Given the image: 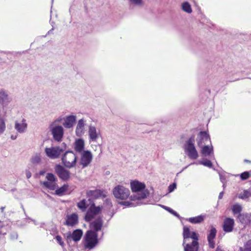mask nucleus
<instances>
[{"label": "nucleus", "mask_w": 251, "mask_h": 251, "mask_svg": "<svg viewBox=\"0 0 251 251\" xmlns=\"http://www.w3.org/2000/svg\"><path fill=\"white\" fill-rule=\"evenodd\" d=\"M183 235L184 238L183 245L184 246L186 242H187V240L190 238L192 239L193 240L197 241L198 239L197 233L195 232H191L190 229L187 226L183 227Z\"/></svg>", "instance_id": "4468645a"}, {"label": "nucleus", "mask_w": 251, "mask_h": 251, "mask_svg": "<svg viewBox=\"0 0 251 251\" xmlns=\"http://www.w3.org/2000/svg\"><path fill=\"white\" fill-rule=\"evenodd\" d=\"M68 189V186L66 185H64L63 186L61 187V188L57 189L55 191L56 194L58 195H62L64 192L67 191Z\"/></svg>", "instance_id": "f704fd0d"}, {"label": "nucleus", "mask_w": 251, "mask_h": 251, "mask_svg": "<svg viewBox=\"0 0 251 251\" xmlns=\"http://www.w3.org/2000/svg\"><path fill=\"white\" fill-rule=\"evenodd\" d=\"M205 219V216L200 215L195 217H191L187 219V221L192 224H199L202 223Z\"/></svg>", "instance_id": "a878e982"}, {"label": "nucleus", "mask_w": 251, "mask_h": 251, "mask_svg": "<svg viewBox=\"0 0 251 251\" xmlns=\"http://www.w3.org/2000/svg\"><path fill=\"white\" fill-rule=\"evenodd\" d=\"M86 194L89 199H97L102 195V192L100 190H89Z\"/></svg>", "instance_id": "b1692460"}, {"label": "nucleus", "mask_w": 251, "mask_h": 251, "mask_svg": "<svg viewBox=\"0 0 251 251\" xmlns=\"http://www.w3.org/2000/svg\"><path fill=\"white\" fill-rule=\"evenodd\" d=\"M85 125L86 120L84 119H81L78 121L75 130L77 136L80 137L84 134Z\"/></svg>", "instance_id": "a211bd4d"}, {"label": "nucleus", "mask_w": 251, "mask_h": 251, "mask_svg": "<svg viewBox=\"0 0 251 251\" xmlns=\"http://www.w3.org/2000/svg\"><path fill=\"white\" fill-rule=\"evenodd\" d=\"M130 185L132 192L134 193L131 197L132 200L144 199L148 195V191L145 189L146 185L144 183L138 180H132Z\"/></svg>", "instance_id": "f03ea898"}, {"label": "nucleus", "mask_w": 251, "mask_h": 251, "mask_svg": "<svg viewBox=\"0 0 251 251\" xmlns=\"http://www.w3.org/2000/svg\"><path fill=\"white\" fill-rule=\"evenodd\" d=\"M60 119H57L52 122L49 126L50 130L53 136V139L58 142L62 141L64 135V128L60 125H57Z\"/></svg>", "instance_id": "20e7f679"}, {"label": "nucleus", "mask_w": 251, "mask_h": 251, "mask_svg": "<svg viewBox=\"0 0 251 251\" xmlns=\"http://www.w3.org/2000/svg\"><path fill=\"white\" fill-rule=\"evenodd\" d=\"M46 178L47 181L41 182L43 186L50 190H55L57 188L56 183L57 178L55 176L51 173H48L46 175Z\"/></svg>", "instance_id": "1a4fd4ad"}, {"label": "nucleus", "mask_w": 251, "mask_h": 251, "mask_svg": "<svg viewBox=\"0 0 251 251\" xmlns=\"http://www.w3.org/2000/svg\"><path fill=\"white\" fill-rule=\"evenodd\" d=\"M216 251H224V250H223L220 247H217V249H216Z\"/></svg>", "instance_id": "de8ad7c7"}, {"label": "nucleus", "mask_w": 251, "mask_h": 251, "mask_svg": "<svg viewBox=\"0 0 251 251\" xmlns=\"http://www.w3.org/2000/svg\"><path fill=\"white\" fill-rule=\"evenodd\" d=\"M210 247L211 248H214V242L213 240H208Z\"/></svg>", "instance_id": "79ce46f5"}, {"label": "nucleus", "mask_w": 251, "mask_h": 251, "mask_svg": "<svg viewBox=\"0 0 251 251\" xmlns=\"http://www.w3.org/2000/svg\"><path fill=\"white\" fill-rule=\"evenodd\" d=\"M124 204H125L126 205H127V206L129 205V202H127V201L124 202Z\"/></svg>", "instance_id": "09e8293b"}, {"label": "nucleus", "mask_w": 251, "mask_h": 251, "mask_svg": "<svg viewBox=\"0 0 251 251\" xmlns=\"http://www.w3.org/2000/svg\"><path fill=\"white\" fill-rule=\"evenodd\" d=\"M196 141L199 147L210 144L209 135L205 131H201L198 135Z\"/></svg>", "instance_id": "9d476101"}, {"label": "nucleus", "mask_w": 251, "mask_h": 251, "mask_svg": "<svg viewBox=\"0 0 251 251\" xmlns=\"http://www.w3.org/2000/svg\"><path fill=\"white\" fill-rule=\"evenodd\" d=\"M201 149V152L204 156L210 155L211 153L213 152V148L210 142V144H207L203 146L200 147Z\"/></svg>", "instance_id": "4be33fe9"}, {"label": "nucleus", "mask_w": 251, "mask_h": 251, "mask_svg": "<svg viewBox=\"0 0 251 251\" xmlns=\"http://www.w3.org/2000/svg\"><path fill=\"white\" fill-rule=\"evenodd\" d=\"M198 243L196 240H193L192 244L187 243L184 246V251H198Z\"/></svg>", "instance_id": "393cba45"}, {"label": "nucleus", "mask_w": 251, "mask_h": 251, "mask_svg": "<svg viewBox=\"0 0 251 251\" xmlns=\"http://www.w3.org/2000/svg\"><path fill=\"white\" fill-rule=\"evenodd\" d=\"M76 120V117L74 115H70L66 116L64 119V122L63 123V126L66 128H72Z\"/></svg>", "instance_id": "f3484780"}, {"label": "nucleus", "mask_w": 251, "mask_h": 251, "mask_svg": "<svg viewBox=\"0 0 251 251\" xmlns=\"http://www.w3.org/2000/svg\"><path fill=\"white\" fill-rule=\"evenodd\" d=\"M251 197V191L244 190L239 195V198L241 199H246Z\"/></svg>", "instance_id": "c85d7f7f"}, {"label": "nucleus", "mask_w": 251, "mask_h": 251, "mask_svg": "<svg viewBox=\"0 0 251 251\" xmlns=\"http://www.w3.org/2000/svg\"><path fill=\"white\" fill-rule=\"evenodd\" d=\"M234 225V220L230 218H227L224 220L223 229L226 232H231L233 230Z\"/></svg>", "instance_id": "412c9836"}, {"label": "nucleus", "mask_w": 251, "mask_h": 251, "mask_svg": "<svg viewBox=\"0 0 251 251\" xmlns=\"http://www.w3.org/2000/svg\"><path fill=\"white\" fill-rule=\"evenodd\" d=\"M182 9L188 13H191L192 11L191 5L187 2H185L182 4Z\"/></svg>", "instance_id": "c756f323"}, {"label": "nucleus", "mask_w": 251, "mask_h": 251, "mask_svg": "<svg viewBox=\"0 0 251 251\" xmlns=\"http://www.w3.org/2000/svg\"><path fill=\"white\" fill-rule=\"evenodd\" d=\"M6 129L5 122L3 119L0 118V135L3 134Z\"/></svg>", "instance_id": "2f4dec72"}, {"label": "nucleus", "mask_w": 251, "mask_h": 251, "mask_svg": "<svg viewBox=\"0 0 251 251\" xmlns=\"http://www.w3.org/2000/svg\"><path fill=\"white\" fill-rule=\"evenodd\" d=\"M14 128L19 133H24L27 128L26 121L24 118L16 120L14 123Z\"/></svg>", "instance_id": "9b49d317"}, {"label": "nucleus", "mask_w": 251, "mask_h": 251, "mask_svg": "<svg viewBox=\"0 0 251 251\" xmlns=\"http://www.w3.org/2000/svg\"><path fill=\"white\" fill-rule=\"evenodd\" d=\"M82 231L80 229H76L73 231L72 234L68 235L67 240L69 241L72 239L75 242L79 241L82 236Z\"/></svg>", "instance_id": "5701e85b"}, {"label": "nucleus", "mask_w": 251, "mask_h": 251, "mask_svg": "<svg viewBox=\"0 0 251 251\" xmlns=\"http://www.w3.org/2000/svg\"><path fill=\"white\" fill-rule=\"evenodd\" d=\"M88 134L90 141H96L100 135V130L92 125L88 126Z\"/></svg>", "instance_id": "f8f14e48"}, {"label": "nucleus", "mask_w": 251, "mask_h": 251, "mask_svg": "<svg viewBox=\"0 0 251 251\" xmlns=\"http://www.w3.org/2000/svg\"><path fill=\"white\" fill-rule=\"evenodd\" d=\"M129 1L131 4L138 6L141 7L144 5V1L143 0H129Z\"/></svg>", "instance_id": "72a5a7b5"}, {"label": "nucleus", "mask_w": 251, "mask_h": 251, "mask_svg": "<svg viewBox=\"0 0 251 251\" xmlns=\"http://www.w3.org/2000/svg\"><path fill=\"white\" fill-rule=\"evenodd\" d=\"M8 92L4 89H0V104L2 106H6L11 101Z\"/></svg>", "instance_id": "dca6fc26"}, {"label": "nucleus", "mask_w": 251, "mask_h": 251, "mask_svg": "<svg viewBox=\"0 0 251 251\" xmlns=\"http://www.w3.org/2000/svg\"><path fill=\"white\" fill-rule=\"evenodd\" d=\"M240 251H251V239L247 241L243 247L240 248Z\"/></svg>", "instance_id": "cd10ccee"}, {"label": "nucleus", "mask_w": 251, "mask_h": 251, "mask_svg": "<svg viewBox=\"0 0 251 251\" xmlns=\"http://www.w3.org/2000/svg\"><path fill=\"white\" fill-rule=\"evenodd\" d=\"M85 147L84 140L82 138L75 139L74 143V149L75 151L79 153H81L84 151Z\"/></svg>", "instance_id": "aec40b11"}, {"label": "nucleus", "mask_w": 251, "mask_h": 251, "mask_svg": "<svg viewBox=\"0 0 251 251\" xmlns=\"http://www.w3.org/2000/svg\"><path fill=\"white\" fill-rule=\"evenodd\" d=\"M55 171L58 176L63 180H67L70 178V171L65 169L60 165H57L55 167Z\"/></svg>", "instance_id": "ddd939ff"}, {"label": "nucleus", "mask_w": 251, "mask_h": 251, "mask_svg": "<svg viewBox=\"0 0 251 251\" xmlns=\"http://www.w3.org/2000/svg\"><path fill=\"white\" fill-rule=\"evenodd\" d=\"M55 239L60 246H61L62 247L64 246V242L62 241V238L60 236H56L55 237Z\"/></svg>", "instance_id": "ea45409f"}, {"label": "nucleus", "mask_w": 251, "mask_h": 251, "mask_svg": "<svg viewBox=\"0 0 251 251\" xmlns=\"http://www.w3.org/2000/svg\"><path fill=\"white\" fill-rule=\"evenodd\" d=\"M112 193L117 199L121 200H126L130 195L129 190L122 185H118L116 186L112 190Z\"/></svg>", "instance_id": "39448f33"}, {"label": "nucleus", "mask_w": 251, "mask_h": 251, "mask_svg": "<svg viewBox=\"0 0 251 251\" xmlns=\"http://www.w3.org/2000/svg\"><path fill=\"white\" fill-rule=\"evenodd\" d=\"M162 207L164 209H165L166 210H167V211L170 212L171 213V212H174V211L172 209L170 208V207H167V206H165L164 205H163Z\"/></svg>", "instance_id": "37998d69"}, {"label": "nucleus", "mask_w": 251, "mask_h": 251, "mask_svg": "<svg viewBox=\"0 0 251 251\" xmlns=\"http://www.w3.org/2000/svg\"><path fill=\"white\" fill-rule=\"evenodd\" d=\"M86 205V201L85 199L82 200L78 203H77V207L82 211L86 209L87 207Z\"/></svg>", "instance_id": "7c9ffc66"}, {"label": "nucleus", "mask_w": 251, "mask_h": 251, "mask_svg": "<svg viewBox=\"0 0 251 251\" xmlns=\"http://www.w3.org/2000/svg\"><path fill=\"white\" fill-rule=\"evenodd\" d=\"M102 226L101 219H98L90 225L91 230L87 231L84 237V246L85 249H93L98 244V234L96 233L101 229Z\"/></svg>", "instance_id": "f257e3e1"}, {"label": "nucleus", "mask_w": 251, "mask_h": 251, "mask_svg": "<svg viewBox=\"0 0 251 251\" xmlns=\"http://www.w3.org/2000/svg\"><path fill=\"white\" fill-rule=\"evenodd\" d=\"M216 230L215 228H212L210 230V233L208 235V240H213L215 237Z\"/></svg>", "instance_id": "c9c22d12"}, {"label": "nucleus", "mask_w": 251, "mask_h": 251, "mask_svg": "<svg viewBox=\"0 0 251 251\" xmlns=\"http://www.w3.org/2000/svg\"><path fill=\"white\" fill-rule=\"evenodd\" d=\"M243 218L244 219V221H242V222L245 224H248V223H250L251 222V215L250 214H247L245 215H243Z\"/></svg>", "instance_id": "4c0bfd02"}, {"label": "nucleus", "mask_w": 251, "mask_h": 251, "mask_svg": "<svg viewBox=\"0 0 251 251\" xmlns=\"http://www.w3.org/2000/svg\"><path fill=\"white\" fill-rule=\"evenodd\" d=\"M17 135H12L11 136V137H10V138H11V139L12 140H15V139L17 138Z\"/></svg>", "instance_id": "a18cd8bd"}, {"label": "nucleus", "mask_w": 251, "mask_h": 251, "mask_svg": "<svg viewBox=\"0 0 251 251\" xmlns=\"http://www.w3.org/2000/svg\"><path fill=\"white\" fill-rule=\"evenodd\" d=\"M176 188V184L175 183H173L172 185H170L169 186V192H172Z\"/></svg>", "instance_id": "a19ab883"}, {"label": "nucleus", "mask_w": 251, "mask_h": 251, "mask_svg": "<svg viewBox=\"0 0 251 251\" xmlns=\"http://www.w3.org/2000/svg\"><path fill=\"white\" fill-rule=\"evenodd\" d=\"M101 208L100 206L97 207L94 205L91 206L85 215V220L90 221L96 214H99L101 211Z\"/></svg>", "instance_id": "2eb2a0df"}, {"label": "nucleus", "mask_w": 251, "mask_h": 251, "mask_svg": "<svg viewBox=\"0 0 251 251\" xmlns=\"http://www.w3.org/2000/svg\"><path fill=\"white\" fill-rule=\"evenodd\" d=\"M171 213L177 216V214L175 211H174V212H171Z\"/></svg>", "instance_id": "8fccbe9b"}, {"label": "nucleus", "mask_w": 251, "mask_h": 251, "mask_svg": "<svg viewBox=\"0 0 251 251\" xmlns=\"http://www.w3.org/2000/svg\"><path fill=\"white\" fill-rule=\"evenodd\" d=\"M250 176V174L248 172H245L242 173L240 175L241 178L242 180L247 179L248 178H249Z\"/></svg>", "instance_id": "58836bf2"}, {"label": "nucleus", "mask_w": 251, "mask_h": 251, "mask_svg": "<svg viewBox=\"0 0 251 251\" xmlns=\"http://www.w3.org/2000/svg\"><path fill=\"white\" fill-rule=\"evenodd\" d=\"M30 161L33 164H39L41 161V155L39 154H35L33 155L32 156Z\"/></svg>", "instance_id": "bb28decb"}, {"label": "nucleus", "mask_w": 251, "mask_h": 251, "mask_svg": "<svg viewBox=\"0 0 251 251\" xmlns=\"http://www.w3.org/2000/svg\"><path fill=\"white\" fill-rule=\"evenodd\" d=\"M63 151V149L59 146L51 147L45 149V153L47 156L52 159L58 158Z\"/></svg>", "instance_id": "6e6552de"}, {"label": "nucleus", "mask_w": 251, "mask_h": 251, "mask_svg": "<svg viewBox=\"0 0 251 251\" xmlns=\"http://www.w3.org/2000/svg\"><path fill=\"white\" fill-rule=\"evenodd\" d=\"M62 162L67 168H73L75 167L78 163L77 156L73 151H66L62 155Z\"/></svg>", "instance_id": "7ed1b4c3"}, {"label": "nucleus", "mask_w": 251, "mask_h": 251, "mask_svg": "<svg viewBox=\"0 0 251 251\" xmlns=\"http://www.w3.org/2000/svg\"><path fill=\"white\" fill-rule=\"evenodd\" d=\"M4 209V207H1L0 208V210H1V212L3 211Z\"/></svg>", "instance_id": "3c124183"}, {"label": "nucleus", "mask_w": 251, "mask_h": 251, "mask_svg": "<svg viewBox=\"0 0 251 251\" xmlns=\"http://www.w3.org/2000/svg\"><path fill=\"white\" fill-rule=\"evenodd\" d=\"M200 163L208 167L211 168L212 166L211 162L207 159H204L200 162Z\"/></svg>", "instance_id": "e433bc0d"}, {"label": "nucleus", "mask_w": 251, "mask_h": 251, "mask_svg": "<svg viewBox=\"0 0 251 251\" xmlns=\"http://www.w3.org/2000/svg\"><path fill=\"white\" fill-rule=\"evenodd\" d=\"M223 194H224V193L223 192H221L220 194H219V199H221L223 197Z\"/></svg>", "instance_id": "49530a36"}, {"label": "nucleus", "mask_w": 251, "mask_h": 251, "mask_svg": "<svg viewBox=\"0 0 251 251\" xmlns=\"http://www.w3.org/2000/svg\"><path fill=\"white\" fill-rule=\"evenodd\" d=\"M194 138L191 137L186 142L185 151L188 156L192 159H196L199 157L198 152L194 145Z\"/></svg>", "instance_id": "423d86ee"}, {"label": "nucleus", "mask_w": 251, "mask_h": 251, "mask_svg": "<svg viewBox=\"0 0 251 251\" xmlns=\"http://www.w3.org/2000/svg\"><path fill=\"white\" fill-rule=\"evenodd\" d=\"M25 176L27 178H29L31 176V173L29 171H25Z\"/></svg>", "instance_id": "c03bdc74"}, {"label": "nucleus", "mask_w": 251, "mask_h": 251, "mask_svg": "<svg viewBox=\"0 0 251 251\" xmlns=\"http://www.w3.org/2000/svg\"><path fill=\"white\" fill-rule=\"evenodd\" d=\"M80 160L78 163L84 168L91 163L93 159V154L89 151H83L80 153Z\"/></svg>", "instance_id": "0eeeda50"}, {"label": "nucleus", "mask_w": 251, "mask_h": 251, "mask_svg": "<svg viewBox=\"0 0 251 251\" xmlns=\"http://www.w3.org/2000/svg\"><path fill=\"white\" fill-rule=\"evenodd\" d=\"M1 224V222L0 221V224ZM2 227V225H0V228H1Z\"/></svg>", "instance_id": "603ef678"}, {"label": "nucleus", "mask_w": 251, "mask_h": 251, "mask_svg": "<svg viewBox=\"0 0 251 251\" xmlns=\"http://www.w3.org/2000/svg\"><path fill=\"white\" fill-rule=\"evenodd\" d=\"M78 223V215L76 213L68 215L66 217L65 225L73 226Z\"/></svg>", "instance_id": "6ab92c4d"}, {"label": "nucleus", "mask_w": 251, "mask_h": 251, "mask_svg": "<svg viewBox=\"0 0 251 251\" xmlns=\"http://www.w3.org/2000/svg\"><path fill=\"white\" fill-rule=\"evenodd\" d=\"M232 211L234 214H238L242 210V206L239 204H235L232 208Z\"/></svg>", "instance_id": "473e14b6"}]
</instances>
